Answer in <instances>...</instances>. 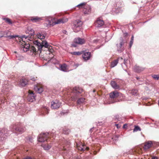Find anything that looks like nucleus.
<instances>
[{
	"label": "nucleus",
	"instance_id": "43",
	"mask_svg": "<svg viewBox=\"0 0 159 159\" xmlns=\"http://www.w3.org/2000/svg\"><path fill=\"white\" fill-rule=\"evenodd\" d=\"M125 35H127V34H128L127 33H125Z\"/></svg>",
	"mask_w": 159,
	"mask_h": 159
},
{
	"label": "nucleus",
	"instance_id": "27",
	"mask_svg": "<svg viewBox=\"0 0 159 159\" xmlns=\"http://www.w3.org/2000/svg\"><path fill=\"white\" fill-rule=\"evenodd\" d=\"M7 131L6 129H0V136H2L4 134H6Z\"/></svg>",
	"mask_w": 159,
	"mask_h": 159
},
{
	"label": "nucleus",
	"instance_id": "26",
	"mask_svg": "<svg viewBox=\"0 0 159 159\" xmlns=\"http://www.w3.org/2000/svg\"><path fill=\"white\" fill-rule=\"evenodd\" d=\"M134 70L135 71L137 72H139L143 70V69L141 68L139 66H136L134 68Z\"/></svg>",
	"mask_w": 159,
	"mask_h": 159
},
{
	"label": "nucleus",
	"instance_id": "48",
	"mask_svg": "<svg viewBox=\"0 0 159 159\" xmlns=\"http://www.w3.org/2000/svg\"><path fill=\"white\" fill-rule=\"evenodd\" d=\"M158 104H159V102H158Z\"/></svg>",
	"mask_w": 159,
	"mask_h": 159
},
{
	"label": "nucleus",
	"instance_id": "44",
	"mask_svg": "<svg viewBox=\"0 0 159 159\" xmlns=\"http://www.w3.org/2000/svg\"><path fill=\"white\" fill-rule=\"evenodd\" d=\"M114 138H112V139H113V140H114Z\"/></svg>",
	"mask_w": 159,
	"mask_h": 159
},
{
	"label": "nucleus",
	"instance_id": "28",
	"mask_svg": "<svg viewBox=\"0 0 159 159\" xmlns=\"http://www.w3.org/2000/svg\"><path fill=\"white\" fill-rule=\"evenodd\" d=\"M85 100V98H80L78 100L77 103L79 104L82 103L84 102Z\"/></svg>",
	"mask_w": 159,
	"mask_h": 159
},
{
	"label": "nucleus",
	"instance_id": "24",
	"mask_svg": "<svg viewBox=\"0 0 159 159\" xmlns=\"http://www.w3.org/2000/svg\"><path fill=\"white\" fill-rule=\"evenodd\" d=\"M119 59V58L118 59H117L114 61H113L111 62V67H113L116 66L117 65Z\"/></svg>",
	"mask_w": 159,
	"mask_h": 159
},
{
	"label": "nucleus",
	"instance_id": "33",
	"mask_svg": "<svg viewBox=\"0 0 159 159\" xmlns=\"http://www.w3.org/2000/svg\"><path fill=\"white\" fill-rule=\"evenodd\" d=\"M138 92L137 90L136 89H133L131 91V93L133 95H136Z\"/></svg>",
	"mask_w": 159,
	"mask_h": 159
},
{
	"label": "nucleus",
	"instance_id": "14",
	"mask_svg": "<svg viewBox=\"0 0 159 159\" xmlns=\"http://www.w3.org/2000/svg\"><path fill=\"white\" fill-rule=\"evenodd\" d=\"M28 100L30 102H32L35 100V96L33 92L30 91L28 97Z\"/></svg>",
	"mask_w": 159,
	"mask_h": 159
},
{
	"label": "nucleus",
	"instance_id": "42",
	"mask_svg": "<svg viewBox=\"0 0 159 159\" xmlns=\"http://www.w3.org/2000/svg\"><path fill=\"white\" fill-rule=\"evenodd\" d=\"M115 125L117 127V128H118V124H116Z\"/></svg>",
	"mask_w": 159,
	"mask_h": 159
},
{
	"label": "nucleus",
	"instance_id": "10",
	"mask_svg": "<svg viewBox=\"0 0 159 159\" xmlns=\"http://www.w3.org/2000/svg\"><path fill=\"white\" fill-rule=\"evenodd\" d=\"M104 24V22L101 17L98 18L95 22L96 26L98 27L102 26Z\"/></svg>",
	"mask_w": 159,
	"mask_h": 159
},
{
	"label": "nucleus",
	"instance_id": "4",
	"mask_svg": "<svg viewBox=\"0 0 159 159\" xmlns=\"http://www.w3.org/2000/svg\"><path fill=\"white\" fill-rule=\"evenodd\" d=\"M4 37H8L10 39H11L15 38L16 37V35H11V32L8 30L5 31H0V38Z\"/></svg>",
	"mask_w": 159,
	"mask_h": 159
},
{
	"label": "nucleus",
	"instance_id": "15",
	"mask_svg": "<svg viewBox=\"0 0 159 159\" xmlns=\"http://www.w3.org/2000/svg\"><path fill=\"white\" fill-rule=\"evenodd\" d=\"M60 69L64 72H68L69 70L68 66L65 64L61 65L60 67Z\"/></svg>",
	"mask_w": 159,
	"mask_h": 159
},
{
	"label": "nucleus",
	"instance_id": "2",
	"mask_svg": "<svg viewBox=\"0 0 159 159\" xmlns=\"http://www.w3.org/2000/svg\"><path fill=\"white\" fill-rule=\"evenodd\" d=\"M27 38L28 37L25 35L22 36V38L21 39L20 41L19 44L20 45L21 47L23 48V50L24 52H27L29 49H30L31 52L35 55L36 53L37 52H39V50H38V48L36 44H35V45L38 48L37 51V50L35 47L34 46L30 47L29 43L28 42H26L24 40V39H27ZM36 41H37L36 40Z\"/></svg>",
	"mask_w": 159,
	"mask_h": 159
},
{
	"label": "nucleus",
	"instance_id": "47",
	"mask_svg": "<svg viewBox=\"0 0 159 159\" xmlns=\"http://www.w3.org/2000/svg\"><path fill=\"white\" fill-rule=\"evenodd\" d=\"M66 31H65V33H66Z\"/></svg>",
	"mask_w": 159,
	"mask_h": 159
},
{
	"label": "nucleus",
	"instance_id": "8",
	"mask_svg": "<svg viewBox=\"0 0 159 159\" xmlns=\"http://www.w3.org/2000/svg\"><path fill=\"white\" fill-rule=\"evenodd\" d=\"M68 21V19L67 18H63L57 20L56 21L53 22L52 24L50 22L49 23V24L50 25H52L53 26L54 25L56 24H60L61 23H63Z\"/></svg>",
	"mask_w": 159,
	"mask_h": 159
},
{
	"label": "nucleus",
	"instance_id": "38",
	"mask_svg": "<svg viewBox=\"0 0 159 159\" xmlns=\"http://www.w3.org/2000/svg\"><path fill=\"white\" fill-rule=\"evenodd\" d=\"M152 159H158L157 157H153L152 158Z\"/></svg>",
	"mask_w": 159,
	"mask_h": 159
},
{
	"label": "nucleus",
	"instance_id": "30",
	"mask_svg": "<svg viewBox=\"0 0 159 159\" xmlns=\"http://www.w3.org/2000/svg\"><path fill=\"white\" fill-rule=\"evenodd\" d=\"M43 147L44 149L46 150H48L51 148V146L48 145H43Z\"/></svg>",
	"mask_w": 159,
	"mask_h": 159
},
{
	"label": "nucleus",
	"instance_id": "31",
	"mask_svg": "<svg viewBox=\"0 0 159 159\" xmlns=\"http://www.w3.org/2000/svg\"><path fill=\"white\" fill-rule=\"evenodd\" d=\"M152 77L154 79L156 80H158L159 79V75H152Z\"/></svg>",
	"mask_w": 159,
	"mask_h": 159
},
{
	"label": "nucleus",
	"instance_id": "41",
	"mask_svg": "<svg viewBox=\"0 0 159 159\" xmlns=\"http://www.w3.org/2000/svg\"><path fill=\"white\" fill-rule=\"evenodd\" d=\"M119 137V136L118 135H117L116 136V138L117 139H118Z\"/></svg>",
	"mask_w": 159,
	"mask_h": 159
},
{
	"label": "nucleus",
	"instance_id": "34",
	"mask_svg": "<svg viewBox=\"0 0 159 159\" xmlns=\"http://www.w3.org/2000/svg\"><path fill=\"white\" fill-rule=\"evenodd\" d=\"M141 129L138 126H135L133 130V132H134L135 131H137L138 130H140Z\"/></svg>",
	"mask_w": 159,
	"mask_h": 159
},
{
	"label": "nucleus",
	"instance_id": "17",
	"mask_svg": "<svg viewBox=\"0 0 159 159\" xmlns=\"http://www.w3.org/2000/svg\"><path fill=\"white\" fill-rule=\"evenodd\" d=\"M28 83L27 80L25 79H22L20 80L18 85L20 86H24L26 85Z\"/></svg>",
	"mask_w": 159,
	"mask_h": 159
},
{
	"label": "nucleus",
	"instance_id": "16",
	"mask_svg": "<svg viewBox=\"0 0 159 159\" xmlns=\"http://www.w3.org/2000/svg\"><path fill=\"white\" fill-rule=\"evenodd\" d=\"M42 20L41 18L38 16L31 17L30 20L33 22H38Z\"/></svg>",
	"mask_w": 159,
	"mask_h": 159
},
{
	"label": "nucleus",
	"instance_id": "40",
	"mask_svg": "<svg viewBox=\"0 0 159 159\" xmlns=\"http://www.w3.org/2000/svg\"><path fill=\"white\" fill-rule=\"evenodd\" d=\"M127 126L126 124H125L124 125H123V128H125V126Z\"/></svg>",
	"mask_w": 159,
	"mask_h": 159
},
{
	"label": "nucleus",
	"instance_id": "37",
	"mask_svg": "<svg viewBox=\"0 0 159 159\" xmlns=\"http://www.w3.org/2000/svg\"><path fill=\"white\" fill-rule=\"evenodd\" d=\"M30 31H31V33H30V34H31V35H34V30L32 29H31L30 30Z\"/></svg>",
	"mask_w": 159,
	"mask_h": 159
},
{
	"label": "nucleus",
	"instance_id": "12",
	"mask_svg": "<svg viewBox=\"0 0 159 159\" xmlns=\"http://www.w3.org/2000/svg\"><path fill=\"white\" fill-rule=\"evenodd\" d=\"M74 41L75 43L82 44L85 43V40L84 39H82L80 38H75L74 39Z\"/></svg>",
	"mask_w": 159,
	"mask_h": 159
},
{
	"label": "nucleus",
	"instance_id": "22",
	"mask_svg": "<svg viewBox=\"0 0 159 159\" xmlns=\"http://www.w3.org/2000/svg\"><path fill=\"white\" fill-rule=\"evenodd\" d=\"M73 92L76 93H80L83 91V89L79 87H75L74 88Z\"/></svg>",
	"mask_w": 159,
	"mask_h": 159
},
{
	"label": "nucleus",
	"instance_id": "36",
	"mask_svg": "<svg viewBox=\"0 0 159 159\" xmlns=\"http://www.w3.org/2000/svg\"><path fill=\"white\" fill-rule=\"evenodd\" d=\"M71 54L75 55H79L80 54V53L79 52H71Z\"/></svg>",
	"mask_w": 159,
	"mask_h": 159
},
{
	"label": "nucleus",
	"instance_id": "19",
	"mask_svg": "<svg viewBox=\"0 0 159 159\" xmlns=\"http://www.w3.org/2000/svg\"><path fill=\"white\" fill-rule=\"evenodd\" d=\"M90 53L89 52H86L84 53L82 55L83 59L85 60H89L90 58Z\"/></svg>",
	"mask_w": 159,
	"mask_h": 159
},
{
	"label": "nucleus",
	"instance_id": "6",
	"mask_svg": "<svg viewBox=\"0 0 159 159\" xmlns=\"http://www.w3.org/2000/svg\"><path fill=\"white\" fill-rule=\"evenodd\" d=\"M48 133H44L39 135L38 137V141L39 142H43L47 140V138L49 136Z\"/></svg>",
	"mask_w": 159,
	"mask_h": 159
},
{
	"label": "nucleus",
	"instance_id": "25",
	"mask_svg": "<svg viewBox=\"0 0 159 159\" xmlns=\"http://www.w3.org/2000/svg\"><path fill=\"white\" fill-rule=\"evenodd\" d=\"M37 36V37L41 40L44 39L45 36V35L42 33L38 34Z\"/></svg>",
	"mask_w": 159,
	"mask_h": 159
},
{
	"label": "nucleus",
	"instance_id": "7",
	"mask_svg": "<svg viewBox=\"0 0 159 159\" xmlns=\"http://www.w3.org/2000/svg\"><path fill=\"white\" fill-rule=\"evenodd\" d=\"M120 97H122L123 99H125L124 98V96L123 94H119L118 92L117 91H114L110 93V97L111 98H116L119 96Z\"/></svg>",
	"mask_w": 159,
	"mask_h": 159
},
{
	"label": "nucleus",
	"instance_id": "32",
	"mask_svg": "<svg viewBox=\"0 0 159 159\" xmlns=\"http://www.w3.org/2000/svg\"><path fill=\"white\" fill-rule=\"evenodd\" d=\"M3 20H4L6 22L8 23L9 24H11L12 23L11 20L8 18H3Z\"/></svg>",
	"mask_w": 159,
	"mask_h": 159
},
{
	"label": "nucleus",
	"instance_id": "23",
	"mask_svg": "<svg viewBox=\"0 0 159 159\" xmlns=\"http://www.w3.org/2000/svg\"><path fill=\"white\" fill-rule=\"evenodd\" d=\"M120 42L119 44H117L116 45L118 48L120 49L121 48L122 46L124 45L125 43L124 40L122 38H120Z\"/></svg>",
	"mask_w": 159,
	"mask_h": 159
},
{
	"label": "nucleus",
	"instance_id": "11",
	"mask_svg": "<svg viewBox=\"0 0 159 159\" xmlns=\"http://www.w3.org/2000/svg\"><path fill=\"white\" fill-rule=\"evenodd\" d=\"M77 148L79 150L83 151L86 150H88L89 148L86 147L84 144L81 143L77 144L76 145Z\"/></svg>",
	"mask_w": 159,
	"mask_h": 159
},
{
	"label": "nucleus",
	"instance_id": "20",
	"mask_svg": "<svg viewBox=\"0 0 159 159\" xmlns=\"http://www.w3.org/2000/svg\"><path fill=\"white\" fill-rule=\"evenodd\" d=\"M35 90L39 93H41L43 91V88L38 86H35L34 87Z\"/></svg>",
	"mask_w": 159,
	"mask_h": 159
},
{
	"label": "nucleus",
	"instance_id": "35",
	"mask_svg": "<svg viewBox=\"0 0 159 159\" xmlns=\"http://www.w3.org/2000/svg\"><path fill=\"white\" fill-rule=\"evenodd\" d=\"M134 41V36L133 35H132V36L131 38V40L130 41V47L131 48L132 45Z\"/></svg>",
	"mask_w": 159,
	"mask_h": 159
},
{
	"label": "nucleus",
	"instance_id": "3",
	"mask_svg": "<svg viewBox=\"0 0 159 159\" xmlns=\"http://www.w3.org/2000/svg\"><path fill=\"white\" fill-rule=\"evenodd\" d=\"M86 3H82L77 5V7L79 8H84L83 10L84 13V14H88L89 13L91 12V9L89 6H86Z\"/></svg>",
	"mask_w": 159,
	"mask_h": 159
},
{
	"label": "nucleus",
	"instance_id": "29",
	"mask_svg": "<svg viewBox=\"0 0 159 159\" xmlns=\"http://www.w3.org/2000/svg\"><path fill=\"white\" fill-rule=\"evenodd\" d=\"M70 131L69 129L65 128L63 129V133L65 134H69Z\"/></svg>",
	"mask_w": 159,
	"mask_h": 159
},
{
	"label": "nucleus",
	"instance_id": "46",
	"mask_svg": "<svg viewBox=\"0 0 159 159\" xmlns=\"http://www.w3.org/2000/svg\"><path fill=\"white\" fill-rule=\"evenodd\" d=\"M66 31H65V33H66Z\"/></svg>",
	"mask_w": 159,
	"mask_h": 159
},
{
	"label": "nucleus",
	"instance_id": "21",
	"mask_svg": "<svg viewBox=\"0 0 159 159\" xmlns=\"http://www.w3.org/2000/svg\"><path fill=\"white\" fill-rule=\"evenodd\" d=\"M111 84L112 87L115 89H118L120 88L119 85H117L115 81H111Z\"/></svg>",
	"mask_w": 159,
	"mask_h": 159
},
{
	"label": "nucleus",
	"instance_id": "39",
	"mask_svg": "<svg viewBox=\"0 0 159 159\" xmlns=\"http://www.w3.org/2000/svg\"><path fill=\"white\" fill-rule=\"evenodd\" d=\"M72 46L74 47H76V45L75 44H74V43H73L72 44Z\"/></svg>",
	"mask_w": 159,
	"mask_h": 159
},
{
	"label": "nucleus",
	"instance_id": "1",
	"mask_svg": "<svg viewBox=\"0 0 159 159\" xmlns=\"http://www.w3.org/2000/svg\"><path fill=\"white\" fill-rule=\"evenodd\" d=\"M34 43L37 46L40 53H41L43 50V48H44L47 49V54H49V58H52L53 57V55L52 54L53 50L52 49V47L48 44L46 41H42L41 42L35 41L34 42Z\"/></svg>",
	"mask_w": 159,
	"mask_h": 159
},
{
	"label": "nucleus",
	"instance_id": "13",
	"mask_svg": "<svg viewBox=\"0 0 159 159\" xmlns=\"http://www.w3.org/2000/svg\"><path fill=\"white\" fill-rule=\"evenodd\" d=\"M13 131L15 130L16 131L21 133L24 132L25 130V128H21L20 127L17 126L16 125L13 126Z\"/></svg>",
	"mask_w": 159,
	"mask_h": 159
},
{
	"label": "nucleus",
	"instance_id": "18",
	"mask_svg": "<svg viewBox=\"0 0 159 159\" xmlns=\"http://www.w3.org/2000/svg\"><path fill=\"white\" fill-rule=\"evenodd\" d=\"M152 145V142L151 141H148L145 143L143 148L145 150H147L150 148Z\"/></svg>",
	"mask_w": 159,
	"mask_h": 159
},
{
	"label": "nucleus",
	"instance_id": "45",
	"mask_svg": "<svg viewBox=\"0 0 159 159\" xmlns=\"http://www.w3.org/2000/svg\"><path fill=\"white\" fill-rule=\"evenodd\" d=\"M76 159H79V158H76Z\"/></svg>",
	"mask_w": 159,
	"mask_h": 159
},
{
	"label": "nucleus",
	"instance_id": "5",
	"mask_svg": "<svg viewBox=\"0 0 159 159\" xmlns=\"http://www.w3.org/2000/svg\"><path fill=\"white\" fill-rule=\"evenodd\" d=\"M83 24L82 22L79 20H77L74 22L73 27V30L75 32H76L80 30V27Z\"/></svg>",
	"mask_w": 159,
	"mask_h": 159
},
{
	"label": "nucleus",
	"instance_id": "9",
	"mask_svg": "<svg viewBox=\"0 0 159 159\" xmlns=\"http://www.w3.org/2000/svg\"><path fill=\"white\" fill-rule=\"evenodd\" d=\"M61 103L57 100H55L51 102V108L53 109L58 108L61 105Z\"/></svg>",
	"mask_w": 159,
	"mask_h": 159
}]
</instances>
